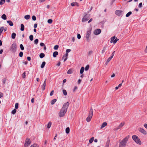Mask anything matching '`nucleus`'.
I'll return each instance as SVG.
<instances>
[{
  "instance_id": "nucleus-1",
  "label": "nucleus",
  "mask_w": 147,
  "mask_h": 147,
  "mask_svg": "<svg viewBox=\"0 0 147 147\" xmlns=\"http://www.w3.org/2000/svg\"><path fill=\"white\" fill-rule=\"evenodd\" d=\"M69 105V103L68 102L64 104L62 108L58 113L59 116L60 117L64 116L67 112Z\"/></svg>"
},
{
  "instance_id": "nucleus-2",
  "label": "nucleus",
  "mask_w": 147,
  "mask_h": 147,
  "mask_svg": "<svg viewBox=\"0 0 147 147\" xmlns=\"http://www.w3.org/2000/svg\"><path fill=\"white\" fill-rule=\"evenodd\" d=\"M129 138V136L128 135L123 138L120 142L119 147H125Z\"/></svg>"
},
{
  "instance_id": "nucleus-3",
  "label": "nucleus",
  "mask_w": 147,
  "mask_h": 147,
  "mask_svg": "<svg viewBox=\"0 0 147 147\" xmlns=\"http://www.w3.org/2000/svg\"><path fill=\"white\" fill-rule=\"evenodd\" d=\"M132 138L134 142L137 144L139 145L142 144V142L138 136L134 135L132 136Z\"/></svg>"
},
{
  "instance_id": "nucleus-4",
  "label": "nucleus",
  "mask_w": 147,
  "mask_h": 147,
  "mask_svg": "<svg viewBox=\"0 0 147 147\" xmlns=\"http://www.w3.org/2000/svg\"><path fill=\"white\" fill-rule=\"evenodd\" d=\"M93 111L92 109H90L89 115L86 119V121L88 122H90L91 119L93 116Z\"/></svg>"
},
{
  "instance_id": "nucleus-5",
  "label": "nucleus",
  "mask_w": 147,
  "mask_h": 147,
  "mask_svg": "<svg viewBox=\"0 0 147 147\" xmlns=\"http://www.w3.org/2000/svg\"><path fill=\"white\" fill-rule=\"evenodd\" d=\"M91 29H88L86 33V38L87 41H89L90 39V35L91 32Z\"/></svg>"
},
{
  "instance_id": "nucleus-6",
  "label": "nucleus",
  "mask_w": 147,
  "mask_h": 147,
  "mask_svg": "<svg viewBox=\"0 0 147 147\" xmlns=\"http://www.w3.org/2000/svg\"><path fill=\"white\" fill-rule=\"evenodd\" d=\"M17 45L16 43L14 42L12 45L10 47V50L13 53L15 52L17 50Z\"/></svg>"
},
{
  "instance_id": "nucleus-7",
  "label": "nucleus",
  "mask_w": 147,
  "mask_h": 147,
  "mask_svg": "<svg viewBox=\"0 0 147 147\" xmlns=\"http://www.w3.org/2000/svg\"><path fill=\"white\" fill-rule=\"evenodd\" d=\"M119 40V39L116 38L115 36H113L111 38L110 42L111 43H113L115 44L117 41Z\"/></svg>"
},
{
  "instance_id": "nucleus-8",
  "label": "nucleus",
  "mask_w": 147,
  "mask_h": 147,
  "mask_svg": "<svg viewBox=\"0 0 147 147\" xmlns=\"http://www.w3.org/2000/svg\"><path fill=\"white\" fill-rule=\"evenodd\" d=\"M90 17V15L86 14L84 16L82 19V22H85L87 21Z\"/></svg>"
},
{
  "instance_id": "nucleus-9",
  "label": "nucleus",
  "mask_w": 147,
  "mask_h": 147,
  "mask_svg": "<svg viewBox=\"0 0 147 147\" xmlns=\"http://www.w3.org/2000/svg\"><path fill=\"white\" fill-rule=\"evenodd\" d=\"M30 140L28 138L26 139L24 144V147H27L30 145Z\"/></svg>"
},
{
  "instance_id": "nucleus-10",
  "label": "nucleus",
  "mask_w": 147,
  "mask_h": 147,
  "mask_svg": "<svg viewBox=\"0 0 147 147\" xmlns=\"http://www.w3.org/2000/svg\"><path fill=\"white\" fill-rule=\"evenodd\" d=\"M138 130L140 133L144 135H146L147 134L146 131L142 127L139 128Z\"/></svg>"
},
{
  "instance_id": "nucleus-11",
  "label": "nucleus",
  "mask_w": 147,
  "mask_h": 147,
  "mask_svg": "<svg viewBox=\"0 0 147 147\" xmlns=\"http://www.w3.org/2000/svg\"><path fill=\"white\" fill-rule=\"evenodd\" d=\"M101 32V30L100 29H97L94 30L93 31V34L96 35L100 34Z\"/></svg>"
},
{
  "instance_id": "nucleus-12",
  "label": "nucleus",
  "mask_w": 147,
  "mask_h": 147,
  "mask_svg": "<svg viewBox=\"0 0 147 147\" xmlns=\"http://www.w3.org/2000/svg\"><path fill=\"white\" fill-rule=\"evenodd\" d=\"M123 11L120 10H117L115 11V14L118 16H120L122 15Z\"/></svg>"
},
{
  "instance_id": "nucleus-13",
  "label": "nucleus",
  "mask_w": 147,
  "mask_h": 147,
  "mask_svg": "<svg viewBox=\"0 0 147 147\" xmlns=\"http://www.w3.org/2000/svg\"><path fill=\"white\" fill-rule=\"evenodd\" d=\"M46 79L43 84L42 85V88L43 90H44L45 88V86H46Z\"/></svg>"
},
{
  "instance_id": "nucleus-14",
  "label": "nucleus",
  "mask_w": 147,
  "mask_h": 147,
  "mask_svg": "<svg viewBox=\"0 0 147 147\" xmlns=\"http://www.w3.org/2000/svg\"><path fill=\"white\" fill-rule=\"evenodd\" d=\"M107 123L106 122H103L102 124L100 127V129H102L104 127H105L107 125Z\"/></svg>"
},
{
  "instance_id": "nucleus-15",
  "label": "nucleus",
  "mask_w": 147,
  "mask_h": 147,
  "mask_svg": "<svg viewBox=\"0 0 147 147\" xmlns=\"http://www.w3.org/2000/svg\"><path fill=\"white\" fill-rule=\"evenodd\" d=\"M74 70L72 68L70 69L67 71V74H72L73 73Z\"/></svg>"
},
{
  "instance_id": "nucleus-16",
  "label": "nucleus",
  "mask_w": 147,
  "mask_h": 147,
  "mask_svg": "<svg viewBox=\"0 0 147 147\" xmlns=\"http://www.w3.org/2000/svg\"><path fill=\"white\" fill-rule=\"evenodd\" d=\"M1 18L4 20H6L7 17L5 14H3L1 16Z\"/></svg>"
},
{
  "instance_id": "nucleus-17",
  "label": "nucleus",
  "mask_w": 147,
  "mask_h": 147,
  "mask_svg": "<svg viewBox=\"0 0 147 147\" xmlns=\"http://www.w3.org/2000/svg\"><path fill=\"white\" fill-rule=\"evenodd\" d=\"M45 64H46L45 62V61H43L42 62V63L40 66L41 68H43L44 67H45Z\"/></svg>"
},
{
  "instance_id": "nucleus-18",
  "label": "nucleus",
  "mask_w": 147,
  "mask_h": 147,
  "mask_svg": "<svg viewBox=\"0 0 147 147\" xmlns=\"http://www.w3.org/2000/svg\"><path fill=\"white\" fill-rule=\"evenodd\" d=\"M7 22L10 26H13V23L11 21H7Z\"/></svg>"
},
{
  "instance_id": "nucleus-19",
  "label": "nucleus",
  "mask_w": 147,
  "mask_h": 147,
  "mask_svg": "<svg viewBox=\"0 0 147 147\" xmlns=\"http://www.w3.org/2000/svg\"><path fill=\"white\" fill-rule=\"evenodd\" d=\"M84 70V67H82L80 71V74H82L83 73Z\"/></svg>"
},
{
  "instance_id": "nucleus-20",
  "label": "nucleus",
  "mask_w": 147,
  "mask_h": 147,
  "mask_svg": "<svg viewBox=\"0 0 147 147\" xmlns=\"http://www.w3.org/2000/svg\"><path fill=\"white\" fill-rule=\"evenodd\" d=\"M58 55V52L57 51H55L53 53V56L54 57H55Z\"/></svg>"
},
{
  "instance_id": "nucleus-21",
  "label": "nucleus",
  "mask_w": 147,
  "mask_h": 147,
  "mask_svg": "<svg viewBox=\"0 0 147 147\" xmlns=\"http://www.w3.org/2000/svg\"><path fill=\"white\" fill-rule=\"evenodd\" d=\"M124 125V122L121 123L118 126V128H120L122 127Z\"/></svg>"
},
{
  "instance_id": "nucleus-22",
  "label": "nucleus",
  "mask_w": 147,
  "mask_h": 147,
  "mask_svg": "<svg viewBox=\"0 0 147 147\" xmlns=\"http://www.w3.org/2000/svg\"><path fill=\"white\" fill-rule=\"evenodd\" d=\"M24 30V26L23 24H21L20 30L22 31H23Z\"/></svg>"
},
{
  "instance_id": "nucleus-23",
  "label": "nucleus",
  "mask_w": 147,
  "mask_h": 147,
  "mask_svg": "<svg viewBox=\"0 0 147 147\" xmlns=\"http://www.w3.org/2000/svg\"><path fill=\"white\" fill-rule=\"evenodd\" d=\"M24 18L26 20H28L30 18V15H27L24 16Z\"/></svg>"
},
{
  "instance_id": "nucleus-24",
  "label": "nucleus",
  "mask_w": 147,
  "mask_h": 147,
  "mask_svg": "<svg viewBox=\"0 0 147 147\" xmlns=\"http://www.w3.org/2000/svg\"><path fill=\"white\" fill-rule=\"evenodd\" d=\"M52 124V123L51 121H49L47 124V128L49 129L50 128Z\"/></svg>"
},
{
  "instance_id": "nucleus-25",
  "label": "nucleus",
  "mask_w": 147,
  "mask_h": 147,
  "mask_svg": "<svg viewBox=\"0 0 147 147\" xmlns=\"http://www.w3.org/2000/svg\"><path fill=\"white\" fill-rule=\"evenodd\" d=\"M66 133L67 134H68L69 133L70 131V129L69 127H67L65 129Z\"/></svg>"
},
{
  "instance_id": "nucleus-26",
  "label": "nucleus",
  "mask_w": 147,
  "mask_h": 147,
  "mask_svg": "<svg viewBox=\"0 0 147 147\" xmlns=\"http://www.w3.org/2000/svg\"><path fill=\"white\" fill-rule=\"evenodd\" d=\"M94 139V137L91 138L89 140V142L91 144L92 143Z\"/></svg>"
},
{
  "instance_id": "nucleus-27",
  "label": "nucleus",
  "mask_w": 147,
  "mask_h": 147,
  "mask_svg": "<svg viewBox=\"0 0 147 147\" xmlns=\"http://www.w3.org/2000/svg\"><path fill=\"white\" fill-rule=\"evenodd\" d=\"M16 34L15 33H13L11 34V38L12 39H14L15 38Z\"/></svg>"
},
{
  "instance_id": "nucleus-28",
  "label": "nucleus",
  "mask_w": 147,
  "mask_h": 147,
  "mask_svg": "<svg viewBox=\"0 0 147 147\" xmlns=\"http://www.w3.org/2000/svg\"><path fill=\"white\" fill-rule=\"evenodd\" d=\"M67 59V57L64 55L63 56L62 59L64 60V61H65Z\"/></svg>"
},
{
  "instance_id": "nucleus-29",
  "label": "nucleus",
  "mask_w": 147,
  "mask_h": 147,
  "mask_svg": "<svg viewBox=\"0 0 147 147\" xmlns=\"http://www.w3.org/2000/svg\"><path fill=\"white\" fill-rule=\"evenodd\" d=\"M45 56V55L44 53H41L40 54L39 57L41 58H43Z\"/></svg>"
},
{
  "instance_id": "nucleus-30",
  "label": "nucleus",
  "mask_w": 147,
  "mask_h": 147,
  "mask_svg": "<svg viewBox=\"0 0 147 147\" xmlns=\"http://www.w3.org/2000/svg\"><path fill=\"white\" fill-rule=\"evenodd\" d=\"M57 100L56 99H54L52 100L51 101V104L52 105L54 104L55 102Z\"/></svg>"
},
{
  "instance_id": "nucleus-31",
  "label": "nucleus",
  "mask_w": 147,
  "mask_h": 147,
  "mask_svg": "<svg viewBox=\"0 0 147 147\" xmlns=\"http://www.w3.org/2000/svg\"><path fill=\"white\" fill-rule=\"evenodd\" d=\"M132 13V12L131 11H129L128 12L126 15V17H128L129 16L131 15Z\"/></svg>"
},
{
  "instance_id": "nucleus-32",
  "label": "nucleus",
  "mask_w": 147,
  "mask_h": 147,
  "mask_svg": "<svg viewBox=\"0 0 147 147\" xmlns=\"http://www.w3.org/2000/svg\"><path fill=\"white\" fill-rule=\"evenodd\" d=\"M5 2V0H1L0 1V4L2 5Z\"/></svg>"
},
{
  "instance_id": "nucleus-33",
  "label": "nucleus",
  "mask_w": 147,
  "mask_h": 147,
  "mask_svg": "<svg viewBox=\"0 0 147 147\" xmlns=\"http://www.w3.org/2000/svg\"><path fill=\"white\" fill-rule=\"evenodd\" d=\"M63 94L65 96H66L67 95V92L65 90H63Z\"/></svg>"
},
{
  "instance_id": "nucleus-34",
  "label": "nucleus",
  "mask_w": 147,
  "mask_h": 147,
  "mask_svg": "<svg viewBox=\"0 0 147 147\" xmlns=\"http://www.w3.org/2000/svg\"><path fill=\"white\" fill-rule=\"evenodd\" d=\"M106 47H103V49L102 51V53H103L105 52V51L106 50Z\"/></svg>"
},
{
  "instance_id": "nucleus-35",
  "label": "nucleus",
  "mask_w": 147,
  "mask_h": 147,
  "mask_svg": "<svg viewBox=\"0 0 147 147\" xmlns=\"http://www.w3.org/2000/svg\"><path fill=\"white\" fill-rule=\"evenodd\" d=\"M29 38L30 40L32 41L33 40V36L32 35H30L29 36Z\"/></svg>"
},
{
  "instance_id": "nucleus-36",
  "label": "nucleus",
  "mask_w": 147,
  "mask_h": 147,
  "mask_svg": "<svg viewBox=\"0 0 147 147\" xmlns=\"http://www.w3.org/2000/svg\"><path fill=\"white\" fill-rule=\"evenodd\" d=\"M47 22L49 24H51L53 22V20L51 19H49L47 20Z\"/></svg>"
},
{
  "instance_id": "nucleus-37",
  "label": "nucleus",
  "mask_w": 147,
  "mask_h": 147,
  "mask_svg": "<svg viewBox=\"0 0 147 147\" xmlns=\"http://www.w3.org/2000/svg\"><path fill=\"white\" fill-rule=\"evenodd\" d=\"M38 42V39H36L34 41V43L36 45H37Z\"/></svg>"
},
{
  "instance_id": "nucleus-38",
  "label": "nucleus",
  "mask_w": 147,
  "mask_h": 147,
  "mask_svg": "<svg viewBox=\"0 0 147 147\" xmlns=\"http://www.w3.org/2000/svg\"><path fill=\"white\" fill-rule=\"evenodd\" d=\"M30 147H38V146L36 144H34L32 145Z\"/></svg>"
},
{
  "instance_id": "nucleus-39",
  "label": "nucleus",
  "mask_w": 147,
  "mask_h": 147,
  "mask_svg": "<svg viewBox=\"0 0 147 147\" xmlns=\"http://www.w3.org/2000/svg\"><path fill=\"white\" fill-rule=\"evenodd\" d=\"M16 112V110L15 109H14L12 111L11 113L13 114L14 115L15 114Z\"/></svg>"
},
{
  "instance_id": "nucleus-40",
  "label": "nucleus",
  "mask_w": 147,
  "mask_h": 147,
  "mask_svg": "<svg viewBox=\"0 0 147 147\" xmlns=\"http://www.w3.org/2000/svg\"><path fill=\"white\" fill-rule=\"evenodd\" d=\"M20 47L21 49L22 50H23L24 49V47L23 45L22 44H21L20 45Z\"/></svg>"
},
{
  "instance_id": "nucleus-41",
  "label": "nucleus",
  "mask_w": 147,
  "mask_h": 147,
  "mask_svg": "<svg viewBox=\"0 0 147 147\" xmlns=\"http://www.w3.org/2000/svg\"><path fill=\"white\" fill-rule=\"evenodd\" d=\"M89 68V66L88 65H87L86 66L85 68V71H87L88 70Z\"/></svg>"
},
{
  "instance_id": "nucleus-42",
  "label": "nucleus",
  "mask_w": 147,
  "mask_h": 147,
  "mask_svg": "<svg viewBox=\"0 0 147 147\" xmlns=\"http://www.w3.org/2000/svg\"><path fill=\"white\" fill-rule=\"evenodd\" d=\"M76 4H77V2H73L71 3V5L72 6H75Z\"/></svg>"
},
{
  "instance_id": "nucleus-43",
  "label": "nucleus",
  "mask_w": 147,
  "mask_h": 147,
  "mask_svg": "<svg viewBox=\"0 0 147 147\" xmlns=\"http://www.w3.org/2000/svg\"><path fill=\"white\" fill-rule=\"evenodd\" d=\"M58 47H59L58 45H56L54 46V49L56 50H57L58 49Z\"/></svg>"
},
{
  "instance_id": "nucleus-44",
  "label": "nucleus",
  "mask_w": 147,
  "mask_h": 147,
  "mask_svg": "<svg viewBox=\"0 0 147 147\" xmlns=\"http://www.w3.org/2000/svg\"><path fill=\"white\" fill-rule=\"evenodd\" d=\"M32 19L34 21H35L36 20V18L34 16H32Z\"/></svg>"
},
{
  "instance_id": "nucleus-45",
  "label": "nucleus",
  "mask_w": 147,
  "mask_h": 147,
  "mask_svg": "<svg viewBox=\"0 0 147 147\" xmlns=\"http://www.w3.org/2000/svg\"><path fill=\"white\" fill-rule=\"evenodd\" d=\"M93 51H89L88 53V55H91Z\"/></svg>"
},
{
  "instance_id": "nucleus-46",
  "label": "nucleus",
  "mask_w": 147,
  "mask_h": 147,
  "mask_svg": "<svg viewBox=\"0 0 147 147\" xmlns=\"http://www.w3.org/2000/svg\"><path fill=\"white\" fill-rule=\"evenodd\" d=\"M112 58V57H110L106 61H107V62H109Z\"/></svg>"
},
{
  "instance_id": "nucleus-47",
  "label": "nucleus",
  "mask_w": 147,
  "mask_h": 147,
  "mask_svg": "<svg viewBox=\"0 0 147 147\" xmlns=\"http://www.w3.org/2000/svg\"><path fill=\"white\" fill-rule=\"evenodd\" d=\"M18 103H16L15 105V108L16 109H18Z\"/></svg>"
},
{
  "instance_id": "nucleus-48",
  "label": "nucleus",
  "mask_w": 147,
  "mask_h": 147,
  "mask_svg": "<svg viewBox=\"0 0 147 147\" xmlns=\"http://www.w3.org/2000/svg\"><path fill=\"white\" fill-rule=\"evenodd\" d=\"M23 55V53L22 52H20L19 53V56L20 57H22Z\"/></svg>"
},
{
  "instance_id": "nucleus-49",
  "label": "nucleus",
  "mask_w": 147,
  "mask_h": 147,
  "mask_svg": "<svg viewBox=\"0 0 147 147\" xmlns=\"http://www.w3.org/2000/svg\"><path fill=\"white\" fill-rule=\"evenodd\" d=\"M54 91L53 90H52L50 94V96H52L53 95V94H54Z\"/></svg>"
},
{
  "instance_id": "nucleus-50",
  "label": "nucleus",
  "mask_w": 147,
  "mask_h": 147,
  "mask_svg": "<svg viewBox=\"0 0 147 147\" xmlns=\"http://www.w3.org/2000/svg\"><path fill=\"white\" fill-rule=\"evenodd\" d=\"M26 76V73L25 72H24L22 74V77L23 78H24Z\"/></svg>"
},
{
  "instance_id": "nucleus-51",
  "label": "nucleus",
  "mask_w": 147,
  "mask_h": 147,
  "mask_svg": "<svg viewBox=\"0 0 147 147\" xmlns=\"http://www.w3.org/2000/svg\"><path fill=\"white\" fill-rule=\"evenodd\" d=\"M142 3H140L138 5V7L139 8H140L142 7Z\"/></svg>"
},
{
  "instance_id": "nucleus-52",
  "label": "nucleus",
  "mask_w": 147,
  "mask_h": 147,
  "mask_svg": "<svg viewBox=\"0 0 147 147\" xmlns=\"http://www.w3.org/2000/svg\"><path fill=\"white\" fill-rule=\"evenodd\" d=\"M77 36L78 39H80L81 38V35L80 34H78Z\"/></svg>"
},
{
  "instance_id": "nucleus-53",
  "label": "nucleus",
  "mask_w": 147,
  "mask_h": 147,
  "mask_svg": "<svg viewBox=\"0 0 147 147\" xmlns=\"http://www.w3.org/2000/svg\"><path fill=\"white\" fill-rule=\"evenodd\" d=\"M3 93L0 92V98L3 97Z\"/></svg>"
},
{
  "instance_id": "nucleus-54",
  "label": "nucleus",
  "mask_w": 147,
  "mask_h": 147,
  "mask_svg": "<svg viewBox=\"0 0 147 147\" xmlns=\"http://www.w3.org/2000/svg\"><path fill=\"white\" fill-rule=\"evenodd\" d=\"M77 88L76 86H75L74 87V89H73L74 92H75L76 91V90L77 89Z\"/></svg>"
},
{
  "instance_id": "nucleus-55",
  "label": "nucleus",
  "mask_w": 147,
  "mask_h": 147,
  "mask_svg": "<svg viewBox=\"0 0 147 147\" xmlns=\"http://www.w3.org/2000/svg\"><path fill=\"white\" fill-rule=\"evenodd\" d=\"M143 125H144V127L147 129V123H144V124Z\"/></svg>"
},
{
  "instance_id": "nucleus-56",
  "label": "nucleus",
  "mask_w": 147,
  "mask_h": 147,
  "mask_svg": "<svg viewBox=\"0 0 147 147\" xmlns=\"http://www.w3.org/2000/svg\"><path fill=\"white\" fill-rule=\"evenodd\" d=\"M81 81H82V80L81 79H79L78 80V84H79L81 82Z\"/></svg>"
},
{
  "instance_id": "nucleus-57",
  "label": "nucleus",
  "mask_w": 147,
  "mask_h": 147,
  "mask_svg": "<svg viewBox=\"0 0 147 147\" xmlns=\"http://www.w3.org/2000/svg\"><path fill=\"white\" fill-rule=\"evenodd\" d=\"M46 0H39V1L40 3H42L45 2Z\"/></svg>"
},
{
  "instance_id": "nucleus-58",
  "label": "nucleus",
  "mask_w": 147,
  "mask_h": 147,
  "mask_svg": "<svg viewBox=\"0 0 147 147\" xmlns=\"http://www.w3.org/2000/svg\"><path fill=\"white\" fill-rule=\"evenodd\" d=\"M144 52L146 53H147V45L146 46V47L144 49Z\"/></svg>"
},
{
  "instance_id": "nucleus-59",
  "label": "nucleus",
  "mask_w": 147,
  "mask_h": 147,
  "mask_svg": "<svg viewBox=\"0 0 147 147\" xmlns=\"http://www.w3.org/2000/svg\"><path fill=\"white\" fill-rule=\"evenodd\" d=\"M40 45L41 47L44 46H45V44L43 42H41L40 43Z\"/></svg>"
},
{
  "instance_id": "nucleus-60",
  "label": "nucleus",
  "mask_w": 147,
  "mask_h": 147,
  "mask_svg": "<svg viewBox=\"0 0 147 147\" xmlns=\"http://www.w3.org/2000/svg\"><path fill=\"white\" fill-rule=\"evenodd\" d=\"M71 51V50L70 49H67L66 50V52L67 53H69Z\"/></svg>"
},
{
  "instance_id": "nucleus-61",
  "label": "nucleus",
  "mask_w": 147,
  "mask_h": 147,
  "mask_svg": "<svg viewBox=\"0 0 147 147\" xmlns=\"http://www.w3.org/2000/svg\"><path fill=\"white\" fill-rule=\"evenodd\" d=\"M6 80L5 79H4L3 80V84H5V82H6Z\"/></svg>"
},
{
  "instance_id": "nucleus-62",
  "label": "nucleus",
  "mask_w": 147,
  "mask_h": 147,
  "mask_svg": "<svg viewBox=\"0 0 147 147\" xmlns=\"http://www.w3.org/2000/svg\"><path fill=\"white\" fill-rule=\"evenodd\" d=\"M115 51H113L112 53V55L111 56V57H112V58H113V56L114 55V54H115Z\"/></svg>"
},
{
  "instance_id": "nucleus-63",
  "label": "nucleus",
  "mask_w": 147,
  "mask_h": 147,
  "mask_svg": "<svg viewBox=\"0 0 147 147\" xmlns=\"http://www.w3.org/2000/svg\"><path fill=\"white\" fill-rule=\"evenodd\" d=\"M37 24H35L34 25V28H36L37 27Z\"/></svg>"
},
{
  "instance_id": "nucleus-64",
  "label": "nucleus",
  "mask_w": 147,
  "mask_h": 147,
  "mask_svg": "<svg viewBox=\"0 0 147 147\" xmlns=\"http://www.w3.org/2000/svg\"><path fill=\"white\" fill-rule=\"evenodd\" d=\"M27 59L28 61H30L31 60V58L30 57H27Z\"/></svg>"
}]
</instances>
